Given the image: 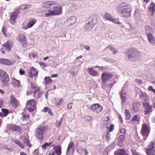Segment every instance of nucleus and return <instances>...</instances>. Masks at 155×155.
<instances>
[{
    "label": "nucleus",
    "mask_w": 155,
    "mask_h": 155,
    "mask_svg": "<svg viewBox=\"0 0 155 155\" xmlns=\"http://www.w3.org/2000/svg\"><path fill=\"white\" fill-rule=\"evenodd\" d=\"M57 4L55 2L54 6H53L52 10L49 9L48 10H44V12L45 16L48 17L53 15H58L62 12V8L61 6H58Z\"/></svg>",
    "instance_id": "obj_1"
},
{
    "label": "nucleus",
    "mask_w": 155,
    "mask_h": 155,
    "mask_svg": "<svg viewBox=\"0 0 155 155\" xmlns=\"http://www.w3.org/2000/svg\"><path fill=\"white\" fill-rule=\"evenodd\" d=\"M29 84L32 90L33 97L36 99L41 97L43 94V91L41 87L32 82H30Z\"/></svg>",
    "instance_id": "obj_2"
},
{
    "label": "nucleus",
    "mask_w": 155,
    "mask_h": 155,
    "mask_svg": "<svg viewBox=\"0 0 155 155\" xmlns=\"http://www.w3.org/2000/svg\"><path fill=\"white\" fill-rule=\"evenodd\" d=\"M0 79L2 84L7 85L8 84L9 78L7 73L4 71L0 69Z\"/></svg>",
    "instance_id": "obj_3"
},
{
    "label": "nucleus",
    "mask_w": 155,
    "mask_h": 155,
    "mask_svg": "<svg viewBox=\"0 0 155 155\" xmlns=\"http://www.w3.org/2000/svg\"><path fill=\"white\" fill-rule=\"evenodd\" d=\"M130 10L125 6L120 7L118 11V13L123 17H128L130 15Z\"/></svg>",
    "instance_id": "obj_4"
},
{
    "label": "nucleus",
    "mask_w": 155,
    "mask_h": 155,
    "mask_svg": "<svg viewBox=\"0 0 155 155\" xmlns=\"http://www.w3.org/2000/svg\"><path fill=\"white\" fill-rule=\"evenodd\" d=\"M36 102L34 99L29 100L27 103L26 108L30 112H32L36 108Z\"/></svg>",
    "instance_id": "obj_5"
},
{
    "label": "nucleus",
    "mask_w": 155,
    "mask_h": 155,
    "mask_svg": "<svg viewBox=\"0 0 155 155\" xmlns=\"http://www.w3.org/2000/svg\"><path fill=\"white\" fill-rule=\"evenodd\" d=\"M150 132V130L148 125L145 124H143L142 125L141 133L143 137L144 140L147 139Z\"/></svg>",
    "instance_id": "obj_6"
},
{
    "label": "nucleus",
    "mask_w": 155,
    "mask_h": 155,
    "mask_svg": "<svg viewBox=\"0 0 155 155\" xmlns=\"http://www.w3.org/2000/svg\"><path fill=\"white\" fill-rule=\"evenodd\" d=\"M20 12L19 9H17L11 13V17L9 19V22L11 24L13 25L15 23L17 18Z\"/></svg>",
    "instance_id": "obj_7"
},
{
    "label": "nucleus",
    "mask_w": 155,
    "mask_h": 155,
    "mask_svg": "<svg viewBox=\"0 0 155 155\" xmlns=\"http://www.w3.org/2000/svg\"><path fill=\"white\" fill-rule=\"evenodd\" d=\"M45 127H40L36 129V136L40 140H42L43 138L44 132L46 130Z\"/></svg>",
    "instance_id": "obj_8"
},
{
    "label": "nucleus",
    "mask_w": 155,
    "mask_h": 155,
    "mask_svg": "<svg viewBox=\"0 0 155 155\" xmlns=\"http://www.w3.org/2000/svg\"><path fill=\"white\" fill-rule=\"evenodd\" d=\"M113 76V74L110 72H106L101 75V81L104 83L111 79Z\"/></svg>",
    "instance_id": "obj_9"
},
{
    "label": "nucleus",
    "mask_w": 155,
    "mask_h": 155,
    "mask_svg": "<svg viewBox=\"0 0 155 155\" xmlns=\"http://www.w3.org/2000/svg\"><path fill=\"white\" fill-rule=\"evenodd\" d=\"M143 106L145 109L144 111L145 115H147L152 111V106L147 102H144L143 103Z\"/></svg>",
    "instance_id": "obj_10"
},
{
    "label": "nucleus",
    "mask_w": 155,
    "mask_h": 155,
    "mask_svg": "<svg viewBox=\"0 0 155 155\" xmlns=\"http://www.w3.org/2000/svg\"><path fill=\"white\" fill-rule=\"evenodd\" d=\"M91 109L94 112L98 113L102 110L103 107L98 104H94L91 106Z\"/></svg>",
    "instance_id": "obj_11"
},
{
    "label": "nucleus",
    "mask_w": 155,
    "mask_h": 155,
    "mask_svg": "<svg viewBox=\"0 0 155 155\" xmlns=\"http://www.w3.org/2000/svg\"><path fill=\"white\" fill-rule=\"evenodd\" d=\"M38 71L37 69L34 67H31L29 70L28 75L31 78L37 76Z\"/></svg>",
    "instance_id": "obj_12"
},
{
    "label": "nucleus",
    "mask_w": 155,
    "mask_h": 155,
    "mask_svg": "<svg viewBox=\"0 0 155 155\" xmlns=\"http://www.w3.org/2000/svg\"><path fill=\"white\" fill-rule=\"evenodd\" d=\"M9 104L14 107H18L19 104V102L13 95H11Z\"/></svg>",
    "instance_id": "obj_13"
},
{
    "label": "nucleus",
    "mask_w": 155,
    "mask_h": 155,
    "mask_svg": "<svg viewBox=\"0 0 155 155\" xmlns=\"http://www.w3.org/2000/svg\"><path fill=\"white\" fill-rule=\"evenodd\" d=\"M104 17L107 20L111 21L114 23L117 24H120L118 19L112 18L111 15L109 14L105 13L104 15Z\"/></svg>",
    "instance_id": "obj_14"
},
{
    "label": "nucleus",
    "mask_w": 155,
    "mask_h": 155,
    "mask_svg": "<svg viewBox=\"0 0 155 155\" xmlns=\"http://www.w3.org/2000/svg\"><path fill=\"white\" fill-rule=\"evenodd\" d=\"M76 21V19L74 16L69 17L68 20L64 22L65 25L67 26L73 24Z\"/></svg>",
    "instance_id": "obj_15"
},
{
    "label": "nucleus",
    "mask_w": 155,
    "mask_h": 155,
    "mask_svg": "<svg viewBox=\"0 0 155 155\" xmlns=\"http://www.w3.org/2000/svg\"><path fill=\"white\" fill-rule=\"evenodd\" d=\"M18 41L23 46L25 47L27 45L26 37L25 35L20 34L19 35Z\"/></svg>",
    "instance_id": "obj_16"
},
{
    "label": "nucleus",
    "mask_w": 155,
    "mask_h": 155,
    "mask_svg": "<svg viewBox=\"0 0 155 155\" xmlns=\"http://www.w3.org/2000/svg\"><path fill=\"white\" fill-rule=\"evenodd\" d=\"M55 2H46L43 3L42 7L45 8H51L53 7V6H54Z\"/></svg>",
    "instance_id": "obj_17"
},
{
    "label": "nucleus",
    "mask_w": 155,
    "mask_h": 155,
    "mask_svg": "<svg viewBox=\"0 0 155 155\" xmlns=\"http://www.w3.org/2000/svg\"><path fill=\"white\" fill-rule=\"evenodd\" d=\"M0 63L2 64L7 65L12 64V62L10 61L8 59L3 58H0Z\"/></svg>",
    "instance_id": "obj_18"
},
{
    "label": "nucleus",
    "mask_w": 155,
    "mask_h": 155,
    "mask_svg": "<svg viewBox=\"0 0 155 155\" xmlns=\"http://www.w3.org/2000/svg\"><path fill=\"white\" fill-rule=\"evenodd\" d=\"M147 35L149 43L151 44H155V39L152 34L151 33H149Z\"/></svg>",
    "instance_id": "obj_19"
},
{
    "label": "nucleus",
    "mask_w": 155,
    "mask_h": 155,
    "mask_svg": "<svg viewBox=\"0 0 155 155\" xmlns=\"http://www.w3.org/2000/svg\"><path fill=\"white\" fill-rule=\"evenodd\" d=\"M154 144L155 142L154 141H151L147 146V148H146V152H147L154 150L153 148Z\"/></svg>",
    "instance_id": "obj_20"
},
{
    "label": "nucleus",
    "mask_w": 155,
    "mask_h": 155,
    "mask_svg": "<svg viewBox=\"0 0 155 155\" xmlns=\"http://www.w3.org/2000/svg\"><path fill=\"white\" fill-rule=\"evenodd\" d=\"M155 5L153 2H152L150 5L148 7V9L149 11L151 14V15L153 16L154 14L155 11Z\"/></svg>",
    "instance_id": "obj_21"
},
{
    "label": "nucleus",
    "mask_w": 155,
    "mask_h": 155,
    "mask_svg": "<svg viewBox=\"0 0 155 155\" xmlns=\"http://www.w3.org/2000/svg\"><path fill=\"white\" fill-rule=\"evenodd\" d=\"M87 71L88 74L93 76H97L98 75V74L97 71L94 70L92 68H88Z\"/></svg>",
    "instance_id": "obj_22"
},
{
    "label": "nucleus",
    "mask_w": 155,
    "mask_h": 155,
    "mask_svg": "<svg viewBox=\"0 0 155 155\" xmlns=\"http://www.w3.org/2000/svg\"><path fill=\"white\" fill-rule=\"evenodd\" d=\"M10 130L20 132L21 131V129L19 126L12 125L10 127Z\"/></svg>",
    "instance_id": "obj_23"
},
{
    "label": "nucleus",
    "mask_w": 155,
    "mask_h": 155,
    "mask_svg": "<svg viewBox=\"0 0 155 155\" xmlns=\"http://www.w3.org/2000/svg\"><path fill=\"white\" fill-rule=\"evenodd\" d=\"M55 153L57 155H61V146H58L55 147L54 148Z\"/></svg>",
    "instance_id": "obj_24"
},
{
    "label": "nucleus",
    "mask_w": 155,
    "mask_h": 155,
    "mask_svg": "<svg viewBox=\"0 0 155 155\" xmlns=\"http://www.w3.org/2000/svg\"><path fill=\"white\" fill-rule=\"evenodd\" d=\"M135 48H131L130 49L128 52V58H130L133 57H134L135 54Z\"/></svg>",
    "instance_id": "obj_25"
},
{
    "label": "nucleus",
    "mask_w": 155,
    "mask_h": 155,
    "mask_svg": "<svg viewBox=\"0 0 155 155\" xmlns=\"http://www.w3.org/2000/svg\"><path fill=\"white\" fill-rule=\"evenodd\" d=\"M12 46V44H10L9 41H7L4 44H3L2 45V46L4 48H6V49H7L8 51H9L11 49Z\"/></svg>",
    "instance_id": "obj_26"
},
{
    "label": "nucleus",
    "mask_w": 155,
    "mask_h": 155,
    "mask_svg": "<svg viewBox=\"0 0 155 155\" xmlns=\"http://www.w3.org/2000/svg\"><path fill=\"white\" fill-rule=\"evenodd\" d=\"M12 80V84L15 87H19L20 85V82L19 81L13 78Z\"/></svg>",
    "instance_id": "obj_27"
},
{
    "label": "nucleus",
    "mask_w": 155,
    "mask_h": 155,
    "mask_svg": "<svg viewBox=\"0 0 155 155\" xmlns=\"http://www.w3.org/2000/svg\"><path fill=\"white\" fill-rule=\"evenodd\" d=\"M74 145L73 142H71L69 144L67 150V153H69L70 150L74 149Z\"/></svg>",
    "instance_id": "obj_28"
},
{
    "label": "nucleus",
    "mask_w": 155,
    "mask_h": 155,
    "mask_svg": "<svg viewBox=\"0 0 155 155\" xmlns=\"http://www.w3.org/2000/svg\"><path fill=\"white\" fill-rule=\"evenodd\" d=\"M36 20L35 19H32L28 23L27 26L28 28H31L35 24Z\"/></svg>",
    "instance_id": "obj_29"
},
{
    "label": "nucleus",
    "mask_w": 155,
    "mask_h": 155,
    "mask_svg": "<svg viewBox=\"0 0 155 155\" xmlns=\"http://www.w3.org/2000/svg\"><path fill=\"white\" fill-rule=\"evenodd\" d=\"M120 95L121 100L125 102L126 99V94L125 92H124L123 90H122Z\"/></svg>",
    "instance_id": "obj_30"
},
{
    "label": "nucleus",
    "mask_w": 155,
    "mask_h": 155,
    "mask_svg": "<svg viewBox=\"0 0 155 155\" xmlns=\"http://www.w3.org/2000/svg\"><path fill=\"white\" fill-rule=\"evenodd\" d=\"M13 142L18 145L21 148L24 149V146L23 144L20 141H19L17 139H15L13 140Z\"/></svg>",
    "instance_id": "obj_31"
},
{
    "label": "nucleus",
    "mask_w": 155,
    "mask_h": 155,
    "mask_svg": "<svg viewBox=\"0 0 155 155\" xmlns=\"http://www.w3.org/2000/svg\"><path fill=\"white\" fill-rule=\"evenodd\" d=\"M42 111L45 113L48 112V113L51 115H53V114L51 110L48 107H44L43 110H42Z\"/></svg>",
    "instance_id": "obj_32"
},
{
    "label": "nucleus",
    "mask_w": 155,
    "mask_h": 155,
    "mask_svg": "<svg viewBox=\"0 0 155 155\" xmlns=\"http://www.w3.org/2000/svg\"><path fill=\"white\" fill-rule=\"evenodd\" d=\"M45 83L46 84H51L52 83V80L50 77H45L44 78Z\"/></svg>",
    "instance_id": "obj_33"
},
{
    "label": "nucleus",
    "mask_w": 155,
    "mask_h": 155,
    "mask_svg": "<svg viewBox=\"0 0 155 155\" xmlns=\"http://www.w3.org/2000/svg\"><path fill=\"white\" fill-rule=\"evenodd\" d=\"M91 18L92 19V20L90 22H91V23H89L93 25H95L97 21V18L95 16H92L91 17Z\"/></svg>",
    "instance_id": "obj_34"
},
{
    "label": "nucleus",
    "mask_w": 155,
    "mask_h": 155,
    "mask_svg": "<svg viewBox=\"0 0 155 155\" xmlns=\"http://www.w3.org/2000/svg\"><path fill=\"white\" fill-rule=\"evenodd\" d=\"M117 151L119 155H127V154L124 149H119Z\"/></svg>",
    "instance_id": "obj_35"
},
{
    "label": "nucleus",
    "mask_w": 155,
    "mask_h": 155,
    "mask_svg": "<svg viewBox=\"0 0 155 155\" xmlns=\"http://www.w3.org/2000/svg\"><path fill=\"white\" fill-rule=\"evenodd\" d=\"M125 112L126 116V119L127 120L129 119L131 117V116L129 112V111L127 109H125Z\"/></svg>",
    "instance_id": "obj_36"
},
{
    "label": "nucleus",
    "mask_w": 155,
    "mask_h": 155,
    "mask_svg": "<svg viewBox=\"0 0 155 155\" xmlns=\"http://www.w3.org/2000/svg\"><path fill=\"white\" fill-rule=\"evenodd\" d=\"M52 144L51 142H49V143H46L44 144H43L42 146L41 147L42 149H46V147H49Z\"/></svg>",
    "instance_id": "obj_37"
},
{
    "label": "nucleus",
    "mask_w": 155,
    "mask_h": 155,
    "mask_svg": "<svg viewBox=\"0 0 155 155\" xmlns=\"http://www.w3.org/2000/svg\"><path fill=\"white\" fill-rule=\"evenodd\" d=\"M140 97L141 98H144V99L146 100H147V97H148V96L147 94H146L145 93H141L140 94Z\"/></svg>",
    "instance_id": "obj_38"
},
{
    "label": "nucleus",
    "mask_w": 155,
    "mask_h": 155,
    "mask_svg": "<svg viewBox=\"0 0 155 155\" xmlns=\"http://www.w3.org/2000/svg\"><path fill=\"white\" fill-rule=\"evenodd\" d=\"M2 111L4 113V116L5 117L9 113L8 110L6 109L3 108L2 109Z\"/></svg>",
    "instance_id": "obj_39"
},
{
    "label": "nucleus",
    "mask_w": 155,
    "mask_h": 155,
    "mask_svg": "<svg viewBox=\"0 0 155 155\" xmlns=\"http://www.w3.org/2000/svg\"><path fill=\"white\" fill-rule=\"evenodd\" d=\"M29 114H24L22 116V119L23 120L27 121L28 120L29 118Z\"/></svg>",
    "instance_id": "obj_40"
},
{
    "label": "nucleus",
    "mask_w": 155,
    "mask_h": 155,
    "mask_svg": "<svg viewBox=\"0 0 155 155\" xmlns=\"http://www.w3.org/2000/svg\"><path fill=\"white\" fill-rule=\"evenodd\" d=\"M21 138L24 143H25L29 140L28 138H27L25 136H21Z\"/></svg>",
    "instance_id": "obj_41"
},
{
    "label": "nucleus",
    "mask_w": 155,
    "mask_h": 155,
    "mask_svg": "<svg viewBox=\"0 0 155 155\" xmlns=\"http://www.w3.org/2000/svg\"><path fill=\"white\" fill-rule=\"evenodd\" d=\"M63 100L62 98L59 99L56 102V105L57 106L61 105L63 102Z\"/></svg>",
    "instance_id": "obj_42"
},
{
    "label": "nucleus",
    "mask_w": 155,
    "mask_h": 155,
    "mask_svg": "<svg viewBox=\"0 0 155 155\" xmlns=\"http://www.w3.org/2000/svg\"><path fill=\"white\" fill-rule=\"evenodd\" d=\"M6 27L4 26H3L2 28V32L5 36H7V33L6 32L7 31V30L6 29Z\"/></svg>",
    "instance_id": "obj_43"
},
{
    "label": "nucleus",
    "mask_w": 155,
    "mask_h": 155,
    "mask_svg": "<svg viewBox=\"0 0 155 155\" xmlns=\"http://www.w3.org/2000/svg\"><path fill=\"white\" fill-rule=\"evenodd\" d=\"M146 152L147 155H155V150Z\"/></svg>",
    "instance_id": "obj_44"
},
{
    "label": "nucleus",
    "mask_w": 155,
    "mask_h": 155,
    "mask_svg": "<svg viewBox=\"0 0 155 155\" xmlns=\"http://www.w3.org/2000/svg\"><path fill=\"white\" fill-rule=\"evenodd\" d=\"M125 138V136L124 135H121L119 137L118 139V141H123Z\"/></svg>",
    "instance_id": "obj_45"
},
{
    "label": "nucleus",
    "mask_w": 155,
    "mask_h": 155,
    "mask_svg": "<svg viewBox=\"0 0 155 155\" xmlns=\"http://www.w3.org/2000/svg\"><path fill=\"white\" fill-rule=\"evenodd\" d=\"M136 106V104L135 103L133 104L132 107L130 109L131 111L132 112H135V107Z\"/></svg>",
    "instance_id": "obj_46"
},
{
    "label": "nucleus",
    "mask_w": 155,
    "mask_h": 155,
    "mask_svg": "<svg viewBox=\"0 0 155 155\" xmlns=\"http://www.w3.org/2000/svg\"><path fill=\"white\" fill-rule=\"evenodd\" d=\"M29 54L30 57L32 56L34 58L37 56V54H35L33 52H31L29 53Z\"/></svg>",
    "instance_id": "obj_47"
},
{
    "label": "nucleus",
    "mask_w": 155,
    "mask_h": 155,
    "mask_svg": "<svg viewBox=\"0 0 155 155\" xmlns=\"http://www.w3.org/2000/svg\"><path fill=\"white\" fill-rule=\"evenodd\" d=\"M39 64L40 65L43 67H46V65L45 63L43 62H41L39 63Z\"/></svg>",
    "instance_id": "obj_48"
},
{
    "label": "nucleus",
    "mask_w": 155,
    "mask_h": 155,
    "mask_svg": "<svg viewBox=\"0 0 155 155\" xmlns=\"http://www.w3.org/2000/svg\"><path fill=\"white\" fill-rule=\"evenodd\" d=\"M73 103H69L67 105V108L69 109H71L72 108Z\"/></svg>",
    "instance_id": "obj_49"
},
{
    "label": "nucleus",
    "mask_w": 155,
    "mask_h": 155,
    "mask_svg": "<svg viewBox=\"0 0 155 155\" xmlns=\"http://www.w3.org/2000/svg\"><path fill=\"white\" fill-rule=\"evenodd\" d=\"M5 50H6V49H5V48L2 46V47L0 49V51L2 54H5Z\"/></svg>",
    "instance_id": "obj_50"
},
{
    "label": "nucleus",
    "mask_w": 155,
    "mask_h": 155,
    "mask_svg": "<svg viewBox=\"0 0 155 155\" xmlns=\"http://www.w3.org/2000/svg\"><path fill=\"white\" fill-rule=\"evenodd\" d=\"M114 125L111 124L110 125V129H109V131L112 132L114 128Z\"/></svg>",
    "instance_id": "obj_51"
},
{
    "label": "nucleus",
    "mask_w": 155,
    "mask_h": 155,
    "mask_svg": "<svg viewBox=\"0 0 155 155\" xmlns=\"http://www.w3.org/2000/svg\"><path fill=\"white\" fill-rule=\"evenodd\" d=\"M155 89H154L153 88L152 86H150L148 87V90L150 91H151L153 92L154 91V90Z\"/></svg>",
    "instance_id": "obj_52"
},
{
    "label": "nucleus",
    "mask_w": 155,
    "mask_h": 155,
    "mask_svg": "<svg viewBox=\"0 0 155 155\" xmlns=\"http://www.w3.org/2000/svg\"><path fill=\"white\" fill-rule=\"evenodd\" d=\"M155 89H154L153 88L152 86H150L148 87V90L150 91H151L153 92L154 91V90Z\"/></svg>",
    "instance_id": "obj_53"
},
{
    "label": "nucleus",
    "mask_w": 155,
    "mask_h": 155,
    "mask_svg": "<svg viewBox=\"0 0 155 155\" xmlns=\"http://www.w3.org/2000/svg\"><path fill=\"white\" fill-rule=\"evenodd\" d=\"M84 48L86 49L87 51H89L90 50V47L87 45H83Z\"/></svg>",
    "instance_id": "obj_54"
},
{
    "label": "nucleus",
    "mask_w": 155,
    "mask_h": 155,
    "mask_svg": "<svg viewBox=\"0 0 155 155\" xmlns=\"http://www.w3.org/2000/svg\"><path fill=\"white\" fill-rule=\"evenodd\" d=\"M120 132L121 133L123 134H124L126 133V131L125 129L124 128H122L120 130Z\"/></svg>",
    "instance_id": "obj_55"
},
{
    "label": "nucleus",
    "mask_w": 155,
    "mask_h": 155,
    "mask_svg": "<svg viewBox=\"0 0 155 155\" xmlns=\"http://www.w3.org/2000/svg\"><path fill=\"white\" fill-rule=\"evenodd\" d=\"M26 142V143L27 145V146H28L29 147H31V144L29 140Z\"/></svg>",
    "instance_id": "obj_56"
},
{
    "label": "nucleus",
    "mask_w": 155,
    "mask_h": 155,
    "mask_svg": "<svg viewBox=\"0 0 155 155\" xmlns=\"http://www.w3.org/2000/svg\"><path fill=\"white\" fill-rule=\"evenodd\" d=\"M107 48L111 51L114 50V48L112 46L109 45Z\"/></svg>",
    "instance_id": "obj_57"
},
{
    "label": "nucleus",
    "mask_w": 155,
    "mask_h": 155,
    "mask_svg": "<svg viewBox=\"0 0 155 155\" xmlns=\"http://www.w3.org/2000/svg\"><path fill=\"white\" fill-rule=\"evenodd\" d=\"M19 73L21 75H23L25 74V71L22 70L20 69L19 70Z\"/></svg>",
    "instance_id": "obj_58"
},
{
    "label": "nucleus",
    "mask_w": 155,
    "mask_h": 155,
    "mask_svg": "<svg viewBox=\"0 0 155 155\" xmlns=\"http://www.w3.org/2000/svg\"><path fill=\"white\" fill-rule=\"evenodd\" d=\"M84 155H87L88 153L87 149L85 148H84Z\"/></svg>",
    "instance_id": "obj_59"
},
{
    "label": "nucleus",
    "mask_w": 155,
    "mask_h": 155,
    "mask_svg": "<svg viewBox=\"0 0 155 155\" xmlns=\"http://www.w3.org/2000/svg\"><path fill=\"white\" fill-rule=\"evenodd\" d=\"M136 106H137L138 108V110H139V108L140 107L141 104L140 103H136Z\"/></svg>",
    "instance_id": "obj_60"
},
{
    "label": "nucleus",
    "mask_w": 155,
    "mask_h": 155,
    "mask_svg": "<svg viewBox=\"0 0 155 155\" xmlns=\"http://www.w3.org/2000/svg\"><path fill=\"white\" fill-rule=\"evenodd\" d=\"M34 154H38L39 153V150L38 149L35 150L34 152Z\"/></svg>",
    "instance_id": "obj_61"
},
{
    "label": "nucleus",
    "mask_w": 155,
    "mask_h": 155,
    "mask_svg": "<svg viewBox=\"0 0 155 155\" xmlns=\"http://www.w3.org/2000/svg\"><path fill=\"white\" fill-rule=\"evenodd\" d=\"M136 121V115H134L133 118L131 120V121L132 122H134Z\"/></svg>",
    "instance_id": "obj_62"
},
{
    "label": "nucleus",
    "mask_w": 155,
    "mask_h": 155,
    "mask_svg": "<svg viewBox=\"0 0 155 155\" xmlns=\"http://www.w3.org/2000/svg\"><path fill=\"white\" fill-rule=\"evenodd\" d=\"M140 120V117L138 115H136V121L139 122Z\"/></svg>",
    "instance_id": "obj_63"
},
{
    "label": "nucleus",
    "mask_w": 155,
    "mask_h": 155,
    "mask_svg": "<svg viewBox=\"0 0 155 155\" xmlns=\"http://www.w3.org/2000/svg\"><path fill=\"white\" fill-rule=\"evenodd\" d=\"M136 82L139 83V84H142V81H141V80H137V81H136Z\"/></svg>",
    "instance_id": "obj_64"
}]
</instances>
